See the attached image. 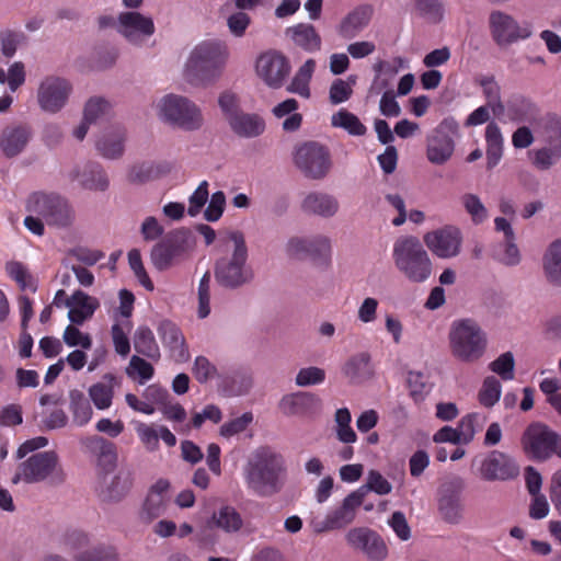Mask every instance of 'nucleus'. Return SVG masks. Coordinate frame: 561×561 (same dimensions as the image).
Returning <instances> with one entry per match:
<instances>
[{
    "instance_id": "34",
    "label": "nucleus",
    "mask_w": 561,
    "mask_h": 561,
    "mask_svg": "<svg viewBox=\"0 0 561 561\" xmlns=\"http://www.w3.org/2000/svg\"><path fill=\"white\" fill-rule=\"evenodd\" d=\"M117 385V378L112 374H106L101 381L89 388V397L98 410L110 409L114 398V388Z\"/></svg>"
},
{
    "instance_id": "47",
    "label": "nucleus",
    "mask_w": 561,
    "mask_h": 561,
    "mask_svg": "<svg viewBox=\"0 0 561 561\" xmlns=\"http://www.w3.org/2000/svg\"><path fill=\"white\" fill-rule=\"evenodd\" d=\"M331 124L333 127L345 129L352 136H363L367 131L359 118L344 108L332 115Z\"/></svg>"
},
{
    "instance_id": "43",
    "label": "nucleus",
    "mask_w": 561,
    "mask_h": 561,
    "mask_svg": "<svg viewBox=\"0 0 561 561\" xmlns=\"http://www.w3.org/2000/svg\"><path fill=\"white\" fill-rule=\"evenodd\" d=\"M135 351L148 358L158 359L160 350L152 331L147 327H139L134 335Z\"/></svg>"
},
{
    "instance_id": "11",
    "label": "nucleus",
    "mask_w": 561,
    "mask_h": 561,
    "mask_svg": "<svg viewBox=\"0 0 561 561\" xmlns=\"http://www.w3.org/2000/svg\"><path fill=\"white\" fill-rule=\"evenodd\" d=\"M522 445L533 460L546 461L554 454L561 458V436L545 423H530L523 433Z\"/></svg>"
},
{
    "instance_id": "58",
    "label": "nucleus",
    "mask_w": 561,
    "mask_h": 561,
    "mask_svg": "<svg viewBox=\"0 0 561 561\" xmlns=\"http://www.w3.org/2000/svg\"><path fill=\"white\" fill-rule=\"evenodd\" d=\"M461 202L473 224L479 225L488 218V209L477 195L465 194Z\"/></svg>"
},
{
    "instance_id": "46",
    "label": "nucleus",
    "mask_w": 561,
    "mask_h": 561,
    "mask_svg": "<svg viewBox=\"0 0 561 561\" xmlns=\"http://www.w3.org/2000/svg\"><path fill=\"white\" fill-rule=\"evenodd\" d=\"M221 419L222 412L219 407L215 404H207L201 412L193 413L191 423L174 426V430L181 434H186L192 427L199 428L207 420L217 424Z\"/></svg>"
},
{
    "instance_id": "62",
    "label": "nucleus",
    "mask_w": 561,
    "mask_h": 561,
    "mask_svg": "<svg viewBox=\"0 0 561 561\" xmlns=\"http://www.w3.org/2000/svg\"><path fill=\"white\" fill-rule=\"evenodd\" d=\"M218 105L224 113L227 122H230V118L237 116L242 112L240 106V98L237 93L231 90H226L220 93L218 99Z\"/></svg>"
},
{
    "instance_id": "57",
    "label": "nucleus",
    "mask_w": 561,
    "mask_h": 561,
    "mask_svg": "<svg viewBox=\"0 0 561 561\" xmlns=\"http://www.w3.org/2000/svg\"><path fill=\"white\" fill-rule=\"evenodd\" d=\"M515 357L511 351L501 354L493 360V374H496L502 380H513L515 378Z\"/></svg>"
},
{
    "instance_id": "29",
    "label": "nucleus",
    "mask_w": 561,
    "mask_h": 561,
    "mask_svg": "<svg viewBox=\"0 0 561 561\" xmlns=\"http://www.w3.org/2000/svg\"><path fill=\"white\" fill-rule=\"evenodd\" d=\"M454 152L453 139L443 130V126L435 129L427 138L426 157L434 164H444Z\"/></svg>"
},
{
    "instance_id": "8",
    "label": "nucleus",
    "mask_w": 561,
    "mask_h": 561,
    "mask_svg": "<svg viewBox=\"0 0 561 561\" xmlns=\"http://www.w3.org/2000/svg\"><path fill=\"white\" fill-rule=\"evenodd\" d=\"M449 343L455 357L463 362H473L484 353L486 337L474 320L462 319L451 324Z\"/></svg>"
},
{
    "instance_id": "3",
    "label": "nucleus",
    "mask_w": 561,
    "mask_h": 561,
    "mask_svg": "<svg viewBox=\"0 0 561 561\" xmlns=\"http://www.w3.org/2000/svg\"><path fill=\"white\" fill-rule=\"evenodd\" d=\"M222 255L215 264L217 283L226 288H239L252 282L253 270L248 263L249 250L244 234L239 230L227 232L219 239Z\"/></svg>"
},
{
    "instance_id": "40",
    "label": "nucleus",
    "mask_w": 561,
    "mask_h": 561,
    "mask_svg": "<svg viewBox=\"0 0 561 561\" xmlns=\"http://www.w3.org/2000/svg\"><path fill=\"white\" fill-rule=\"evenodd\" d=\"M170 171L167 163L146 161L133 165L128 172V180L131 183L142 184L152 181Z\"/></svg>"
},
{
    "instance_id": "24",
    "label": "nucleus",
    "mask_w": 561,
    "mask_h": 561,
    "mask_svg": "<svg viewBox=\"0 0 561 561\" xmlns=\"http://www.w3.org/2000/svg\"><path fill=\"white\" fill-rule=\"evenodd\" d=\"M301 210L310 216L329 219L340 211V202L333 194L323 191H312L301 201Z\"/></svg>"
},
{
    "instance_id": "32",
    "label": "nucleus",
    "mask_w": 561,
    "mask_h": 561,
    "mask_svg": "<svg viewBox=\"0 0 561 561\" xmlns=\"http://www.w3.org/2000/svg\"><path fill=\"white\" fill-rule=\"evenodd\" d=\"M371 9L367 5L358 7L350 12L340 23L339 33L343 38L356 37L369 23Z\"/></svg>"
},
{
    "instance_id": "52",
    "label": "nucleus",
    "mask_w": 561,
    "mask_h": 561,
    "mask_svg": "<svg viewBox=\"0 0 561 561\" xmlns=\"http://www.w3.org/2000/svg\"><path fill=\"white\" fill-rule=\"evenodd\" d=\"M485 420L486 416L478 412H472L460 420L456 428L462 444H468L473 439L476 432L482 427Z\"/></svg>"
},
{
    "instance_id": "7",
    "label": "nucleus",
    "mask_w": 561,
    "mask_h": 561,
    "mask_svg": "<svg viewBox=\"0 0 561 561\" xmlns=\"http://www.w3.org/2000/svg\"><path fill=\"white\" fill-rule=\"evenodd\" d=\"M26 210L37 215L54 228H68L76 219V211L69 201L53 192H34L26 199Z\"/></svg>"
},
{
    "instance_id": "37",
    "label": "nucleus",
    "mask_w": 561,
    "mask_h": 561,
    "mask_svg": "<svg viewBox=\"0 0 561 561\" xmlns=\"http://www.w3.org/2000/svg\"><path fill=\"white\" fill-rule=\"evenodd\" d=\"M209 526L227 534H234L242 528L243 519L233 506L224 505L213 513L209 519Z\"/></svg>"
},
{
    "instance_id": "14",
    "label": "nucleus",
    "mask_w": 561,
    "mask_h": 561,
    "mask_svg": "<svg viewBox=\"0 0 561 561\" xmlns=\"http://www.w3.org/2000/svg\"><path fill=\"white\" fill-rule=\"evenodd\" d=\"M465 481L458 476L446 478L437 491V510L444 522L457 525L463 517L461 494Z\"/></svg>"
},
{
    "instance_id": "33",
    "label": "nucleus",
    "mask_w": 561,
    "mask_h": 561,
    "mask_svg": "<svg viewBox=\"0 0 561 561\" xmlns=\"http://www.w3.org/2000/svg\"><path fill=\"white\" fill-rule=\"evenodd\" d=\"M125 130L121 126L105 130L96 141L98 151L107 159H116L124 151Z\"/></svg>"
},
{
    "instance_id": "23",
    "label": "nucleus",
    "mask_w": 561,
    "mask_h": 561,
    "mask_svg": "<svg viewBox=\"0 0 561 561\" xmlns=\"http://www.w3.org/2000/svg\"><path fill=\"white\" fill-rule=\"evenodd\" d=\"M170 483L168 480H158L149 490L140 511V519L151 523L162 516L168 508Z\"/></svg>"
},
{
    "instance_id": "15",
    "label": "nucleus",
    "mask_w": 561,
    "mask_h": 561,
    "mask_svg": "<svg viewBox=\"0 0 561 561\" xmlns=\"http://www.w3.org/2000/svg\"><path fill=\"white\" fill-rule=\"evenodd\" d=\"M284 249L290 259H311L320 263H328L332 253L331 239L323 234L293 236Z\"/></svg>"
},
{
    "instance_id": "22",
    "label": "nucleus",
    "mask_w": 561,
    "mask_h": 561,
    "mask_svg": "<svg viewBox=\"0 0 561 561\" xmlns=\"http://www.w3.org/2000/svg\"><path fill=\"white\" fill-rule=\"evenodd\" d=\"M321 399L307 391H298L284 396L279 401V410L288 416L309 417L320 412Z\"/></svg>"
},
{
    "instance_id": "16",
    "label": "nucleus",
    "mask_w": 561,
    "mask_h": 561,
    "mask_svg": "<svg viewBox=\"0 0 561 561\" xmlns=\"http://www.w3.org/2000/svg\"><path fill=\"white\" fill-rule=\"evenodd\" d=\"M67 543L81 550L76 561H118L116 549L107 543L96 541L88 533L79 529L67 534Z\"/></svg>"
},
{
    "instance_id": "56",
    "label": "nucleus",
    "mask_w": 561,
    "mask_h": 561,
    "mask_svg": "<svg viewBox=\"0 0 561 561\" xmlns=\"http://www.w3.org/2000/svg\"><path fill=\"white\" fill-rule=\"evenodd\" d=\"M111 110V104L102 96L90 98L83 111V117L87 122L95 123L103 116L107 115Z\"/></svg>"
},
{
    "instance_id": "5",
    "label": "nucleus",
    "mask_w": 561,
    "mask_h": 561,
    "mask_svg": "<svg viewBox=\"0 0 561 561\" xmlns=\"http://www.w3.org/2000/svg\"><path fill=\"white\" fill-rule=\"evenodd\" d=\"M66 473L58 455L53 450L37 451L22 461L12 479L13 483L27 484L46 482L57 486L65 482Z\"/></svg>"
},
{
    "instance_id": "59",
    "label": "nucleus",
    "mask_w": 561,
    "mask_h": 561,
    "mask_svg": "<svg viewBox=\"0 0 561 561\" xmlns=\"http://www.w3.org/2000/svg\"><path fill=\"white\" fill-rule=\"evenodd\" d=\"M324 380L325 370L317 366L300 368L295 377V383L298 387L317 386L321 385Z\"/></svg>"
},
{
    "instance_id": "53",
    "label": "nucleus",
    "mask_w": 561,
    "mask_h": 561,
    "mask_svg": "<svg viewBox=\"0 0 561 561\" xmlns=\"http://www.w3.org/2000/svg\"><path fill=\"white\" fill-rule=\"evenodd\" d=\"M135 431L147 451L154 453L160 448L158 424L136 422Z\"/></svg>"
},
{
    "instance_id": "50",
    "label": "nucleus",
    "mask_w": 561,
    "mask_h": 561,
    "mask_svg": "<svg viewBox=\"0 0 561 561\" xmlns=\"http://www.w3.org/2000/svg\"><path fill=\"white\" fill-rule=\"evenodd\" d=\"M357 82L356 75H350L346 80L335 79L329 90V100L333 105L342 104L353 95V88Z\"/></svg>"
},
{
    "instance_id": "10",
    "label": "nucleus",
    "mask_w": 561,
    "mask_h": 561,
    "mask_svg": "<svg viewBox=\"0 0 561 561\" xmlns=\"http://www.w3.org/2000/svg\"><path fill=\"white\" fill-rule=\"evenodd\" d=\"M293 161L305 178L314 181L325 179L333 167L329 148L317 141H306L297 146Z\"/></svg>"
},
{
    "instance_id": "39",
    "label": "nucleus",
    "mask_w": 561,
    "mask_h": 561,
    "mask_svg": "<svg viewBox=\"0 0 561 561\" xmlns=\"http://www.w3.org/2000/svg\"><path fill=\"white\" fill-rule=\"evenodd\" d=\"M69 401L73 424L80 427L87 425L93 415L89 399L85 398L82 391L75 389L69 392Z\"/></svg>"
},
{
    "instance_id": "30",
    "label": "nucleus",
    "mask_w": 561,
    "mask_h": 561,
    "mask_svg": "<svg viewBox=\"0 0 561 561\" xmlns=\"http://www.w3.org/2000/svg\"><path fill=\"white\" fill-rule=\"evenodd\" d=\"M230 129L241 138H256L265 131V121L255 113L242 111L228 122Z\"/></svg>"
},
{
    "instance_id": "36",
    "label": "nucleus",
    "mask_w": 561,
    "mask_h": 561,
    "mask_svg": "<svg viewBox=\"0 0 561 561\" xmlns=\"http://www.w3.org/2000/svg\"><path fill=\"white\" fill-rule=\"evenodd\" d=\"M510 117L518 123L535 124L538 122L539 108L529 99L523 95H514L507 103Z\"/></svg>"
},
{
    "instance_id": "18",
    "label": "nucleus",
    "mask_w": 561,
    "mask_h": 561,
    "mask_svg": "<svg viewBox=\"0 0 561 561\" xmlns=\"http://www.w3.org/2000/svg\"><path fill=\"white\" fill-rule=\"evenodd\" d=\"M151 18L136 11L123 12L118 16L117 31L133 45H144L154 33Z\"/></svg>"
},
{
    "instance_id": "64",
    "label": "nucleus",
    "mask_w": 561,
    "mask_h": 561,
    "mask_svg": "<svg viewBox=\"0 0 561 561\" xmlns=\"http://www.w3.org/2000/svg\"><path fill=\"white\" fill-rule=\"evenodd\" d=\"M252 387V378L243 373H237L225 380L226 392L229 396H241Z\"/></svg>"
},
{
    "instance_id": "2",
    "label": "nucleus",
    "mask_w": 561,
    "mask_h": 561,
    "mask_svg": "<svg viewBox=\"0 0 561 561\" xmlns=\"http://www.w3.org/2000/svg\"><path fill=\"white\" fill-rule=\"evenodd\" d=\"M229 58L230 49L225 41H203L190 51L183 65V79L195 88L209 87L221 78Z\"/></svg>"
},
{
    "instance_id": "31",
    "label": "nucleus",
    "mask_w": 561,
    "mask_h": 561,
    "mask_svg": "<svg viewBox=\"0 0 561 561\" xmlns=\"http://www.w3.org/2000/svg\"><path fill=\"white\" fill-rule=\"evenodd\" d=\"M285 34L301 49L313 53L321 48V36L316 27L309 23H299L286 28Z\"/></svg>"
},
{
    "instance_id": "4",
    "label": "nucleus",
    "mask_w": 561,
    "mask_h": 561,
    "mask_svg": "<svg viewBox=\"0 0 561 561\" xmlns=\"http://www.w3.org/2000/svg\"><path fill=\"white\" fill-rule=\"evenodd\" d=\"M392 260L396 268L411 283H425L433 273L431 257L414 236H401L394 241Z\"/></svg>"
},
{
    "instance_id": "61",
    "label": "nucleus",
    "mask_w": 561,
    "mask_h": 561,
    "mask_svg": "<svg viewBox=\"0 0 561 561\" xmlns=\"http://www.w3.org/2000/svg\"><path fill=\"white\" fill-rule=\"evenodd\" d=\"M253 422V414L245 412L241 416L232 419L220 426L219 433L225 438H230L244 432Z\"/></svg>"
},
{
    "instance_id": "51",
    "label": "nucleus",
    "mask_w": 561,
    "mask_h": 561,
    "mask_svg": "<svg viewBox=\"0 0 561 561\" xmlns=\"http://www.w3.org/2000/svg\"><path fill=\"white\" fill-rule=\"evenodd\" d=\"M130 485V474L126 471H119L112 477L111 482L103 491V497L107 501H119L127 494Z\"/></svg>"
},
{
    "instance_id": "20",
    "label": "nucleus",
    "mask_w": 561,
    "mask_h": 561,
    "mask_svg": "<svg viewBox=\"0 0 561 561\" xmlns=\"http://www.w3.org/2000/svg\"><path fill=\"white\" fill-rule=\"evenodd\" d=\"M67 178L83 190L104 192L110 186L105 170L95 161H83L75 164L67 172Z\"/></svg>"
},
{
    "instance_id": "55",
    "label": "nucleus",
    "mask_w": 561,
    "mask_h": 561,
    "mask_svg": "<svg viewBox=\"0 0 561 561\" xmlns=\"http://www.w3.org/2000/svg\"><path fill=\"white\" fill-rule=\"evenodd\" d=\"M154 369L150 363L144 358L134 355L126 368V374L133 379H138V382L144 385L146 381L153 377Z\"/></svg>"
},
{
    "instance_id": "6",
    "label": "nucleus",
    "mask_w": 561,
    "mask_h": 561,
    "mask_svg": "<svg viewBox=\"0 0 561 561\" xmlns=\"http://www.w3.org/2000/svg\"><path fill=\"white\" fill-rule=\"evenodd\" d=\"M158 117L169 125L183 130L193 131L203 126L204 118L201 107L187 96L168 93L156 103Z\"/></svg>"
},
{
    "instance_id": "9",
    "label": "nucleus",
    "mask_w": 561,
    "mask_h": 561,
    "mask_svg": "<svg viewBox=\"0 0 561 561\" xmlns=\"http://www.w3.org/2000/svg\"><path fill=\"white\" fill-rule=\"evenodd\" d=\"M196 245L194 234L187 229H176L151 249L152 265L160 272L167 271L185 260Z\"/></svg>"
},
{
    "instance_id": "19",
    "label": "nucleus",
    "mask_w": 561,
    "mask_h": 561,
    "mask_svg": "<svg viewBox=\"0 0 561 561\" xmlns=\"http://www.w3.org/2000/svg\"><path fill=\"white\" fill-rule=\"evenodd\" d=\"M424 243L428 250L440 259L455 257L460 253L462 236L458 228L446 226L427 232Z\"/></svg>"
},
{
    "instance_id": "49",
    "label": "nucleus",
    "mask_w": 561,
    "mask_h": 561,
    "mask_svg": "<svg viewBox=\"0 0 561 561\" xmlns=\"http://www.w3.org/2000/svg\"><path fill=\"white\" fill-rule=\"evenodd\" d=\"M417 14L431 24H438L445 18L443 0H415Z\"/></svg>"
},
{
    "instance_id": "25",
    "label": "nucleus",
    "mask_w": 561,
    "mask_h": 561,
    "mask_svg": "<svg viewBox=\"0 0 561 561\" xmlns=\"http://www.w3.org/2000/svg\"><path fill=\"white\" fill-rule=\"evenodd\" d=\"M530 35V28L520 27L511 15L493 11V38L499 45H510L519 38H527Z\"/></svg>"
},
{
    "instance_id": "45",
    "label": "nucleus",
    "mask_w": 561,
    "mask_h": 561,
    "mask_svg": "<svg viewBox=\"0 0 561 561\" xmlns=\"http://www.w3.org/2000/svg\"><path fill=\"white\" fill-rule=\"evenodd\" d=\"M314 68V60L308 59L296 72L288 87V91L308 99L310 96L309 82L313 75Z\"/></svg>"
},
{
    "instance_id": "42",
    "label": "nucleus",
    "mask_w": 561,
    "mask_h": 561,
    "mask_svg": "<svg viewBox=\"0 0 561 561\" xmlns=\"http://www.w3.org/2000/svg\"><path fill=\"white\" fill-rule=\"evenodd\" d=\"M519 476V466L510 455L493 450V480H512Z\"/></svg>"
},
{
    "instance_id": "54",
    "label": "nucleus",
    "mask_w": 561,
    "mask_h": 561,
    "mask_svg": "<svg viewBox=\"0 0 561 561\" xmlns=\"http://www.w3.org/2000/svg\"><path fill=\"white\" fill-rule=\"evenodd\" d=\"M26 41L22 31L3 28L0 31V49L4 57L12 58L19 46Z\"/></svg>"
},
{
    "instance_id": "38",
    "label": "nucleus",
    "mask_w": 561,
    "mask_h": 561,
    "mask_svg": "<svg viewBox=\"0 0 561 561\" xmlns=\"http://www.w3.org/2000/svg\"><path fill=\"white\" fill-rule=\"evenodd\" d=\"M542 266L547 280L553 286H561V239L554 240L548 247Z\"/></svg>"
},
{
    "instance_id": "26",
    "label": "nucleus",
    "mask_w": 561,
    "mask_h": 561,
    "mask_svg": "<svg viewBox=\"0 0 561 561\" xmlns=\"http://www.w3.org/2000/svg\"><path fill=\"white\" fill-rule=\"evenodd\" d=\"M65 306L69 308L68 319L72 324L81 325L91 319L95 310L100 307L96 298L89 296L82 290H76L65 300Z\"/></svg>"
},
{
    "instance_id": "28",
    "label": "nucleus",
    "mask_w": 561,
    "mask_h": 561,
    "mask_svg": "<svg viewBox=\"0 0 561 561\" xmlns=\"http://www.w3.org/2000/svg\"><path fill=\"white\" fill-rule=\"evenodd\" d=\"M31 138V129L24 125L8 126L0 137V149L8 158L21 153Z\"/></svg>"
},
{
    "instance_id": "48",
    "label": "nucleus",
    "mask_w": 561,
    "mask_h": 561,
    "mask_svg": "<svg viewBox=\"0 0 561 561\" xmlns=\"http://www.w3.org/2000/svg\"><path fill=\"white\" fill-rule=\"evenodd\" d=\"M334 422L336 437L341 443L353 444L357 440V435L351 426L352 416L347 408L336 410Z\"/></svg>"
},
{
    "instance_id": "13",
    "label": "nucleus",
    "mask_w": 561,
    "mask_h": 561,
    "mask_svg": "<svg viewBox=\"0 0 561 561\" xmlns=\"http://www.w3.org/2000/svg\"><path fill=\"white\" fill-rule=\"evenodd\" d=\"M366 496L364 488L350 493L342 502V504L328 512L324 518H313L311 527L313 531L321 534L331 530H337L350 525L356 516V512L363 504Z\"/></svg>"
},
{
    "instance_id": "1",
    "label": "nucleus",
    "mask_w": 561,
    "mask_h": 561,
    "mask_svg": "<svg viewBox=\"0 0 561 561\" xmlns=\"http://www.w3.org/2000/svg\"><path fill=\"white\" fill-rule=\"evenodd\" d=\"M286 476L285 457L270 446H260L252 450L242 467L247 490L259 497L278 494L285 485Z\"/></svg>"
},
{
    "instance_id": "63",
    "label": "nucleus",
    "mask_w": 561,
    "mask_h": 561,
    "mask_svg": "<svg viewBox=\"0 0 561 561\" xmlns=\"http://www.w3.org/2000/svg\"><path fill=\"white\" fill-rule=\"evenodd\" d=\"M62 340L69 347L81 346L84 350H90L92 346L91 336L81 332L77 325L72 323L66 327Z\"/></svg>"
},
{
    "instance_id": "21",
    "label": "nucleus",
    "mask_w": 561,
    "mask_h": 561,
    "mask_svg": "<svg viewBox=\"0 0 561 561\" xmlns=\"http://www.w3.org/2000/svg\"><path fill=\"white\" fill-rule=\"evenodd\" d=\"M290 66L284 55L270 50L262 54L256 60L259 77L271 88H280L289 75Z\"/></svg>"
},
{
    "instance_id": "41",
    "label": "nucleus",
    "mask_w": 561,
    "mask_h": 561,
    "mask_svg": "<svg viewBox=\"0 0 561 561\" xmlns=\"http://www.w3.org/2000/svg\"><path fill=\"white\" fill-rule=\"evenodd\" d=\"M158 334L162 343L173 353L178 352L179 357L184 358L187 353L184 348V337L180 329L171 321H161L158 327Z\"/></svg>"
},
{
    "instance_id": "27",
    "label": "nucleus",
    "mask_w": 561,
    "mask_h": 561,
    "mask_svg": "<svg viewBox=\"0 0 561 561\" xmlns=\"http://www.w3.org/2000/svg\"><path fill=\"white\" fill-rule=\"evenodd\" d=\"M342 374L352 385H360L374 375L371 356L367 352H359L350 356L342 366Z\"/></svg>"
},
{
    "instance_id": "17",
    "label": "nucleus",
    "mask_w": 561,
    "mask_h": 561,
    "mask_svg": "<svg viewBox=\"0 0 561 561\" xmlns=\"http://www.w3.org/2000/svg\"><path fill=\"white\" fill-rule=\"evenodd\" d=\"M345 538L348 546L363 552L370 561H383L388 556V548L383 539L370 528H352Z\"/></svg>"
},
{
    "instance_id": "35",
    "label": "nucleus",
    "mask_w": 561,
    "mask_h": 561,
    "mask_svg": "<svg viewBox=\"0 0 561 561\" xmlns=\"http://www.w3.org/2000/svg\"><path fill=\"white\" fill-rule=\"evenodd\" d=\"M495 230L504 233V255L500 261L507 265H517L520 262V253L515 242V232L511 222L504 217H496L494 219Z\"/></svg>"
},
{
    "instance_id": "12",
    "label": "nucleus",
    "mask_w": 561,
    "mask_h": 561,
    "mask_svg": "<svg viewBox=\"0 0 561 561\" xmlns=\"http://www.w3.org/2000/svg\"><path fill=\"white\" fill-rule=\"evenodd\" d=\"M72 91L73 87L69 79L49 75L39 81L36 101L44 113L57 114L67 106Z\"/></svg>"
},
{
    "instance_id": "44",
    "label": "nucleus",
    "mask_w": 561,
    "mask_h": 561,
    "mask_svg": "<svg viewBox=\"0 0 561 561\" xmlns=\"http://www.w3.org/2000/svg\"><path fill=\"white\" fill-rule=\"evenodd\" d=\"M542 135L547 147L554 150V156H561V117L547 114L543 118Z\"/></svg>"
},
{
    "instance_id": "60",
    "label": "nucleus",
    "mask_w": 561,
    "mask_h": 561,
    "mask_svg": "<svg viewBox=\"0 0 561 561\" xmlns=\"http://www.w3.org/2000/svg\"><path fill=\"white\" fill-rule=\"evenodd\" d=\"M244 11L238 9L227 18L228 30L236 38L243 37L252 22L251 16Z\"/></svg>"
}]
</instances>
